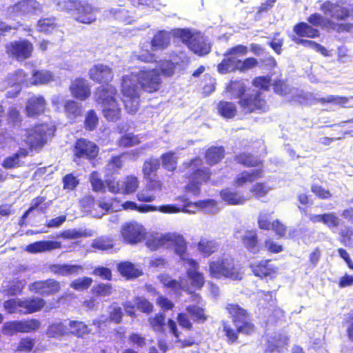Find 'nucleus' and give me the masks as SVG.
Here are the masks:
<instances>
[{"label":"nucleus","instance_id":"nucleus-11","mask_svg":"<svg viewBox=\"0 0 353 353\" xmlns=\"http://www.w3.org/2000/svg\"><path fill=\"white\" fill-rule=\"evenodd\" d=\"M227 310L233 319L238 332L249 334L254 331V325L249 321L244 309L236 304H228Z\"/></svg>","mask_w":353,"mask_h":353},{"label":"nucleus","instance_id":"nucleus-30","mask_svg":"<svg viewBox=\"0 0 353 353\" xmlns=\"http://www.w3.org/2000/svg\"><path fill=\"white\" fill-rule=\"evenodd\" d=\"M37 30L45 34H51L59 28L56 18L54 17L41 18L37 23Z\"/></svg>","mask_w":353,"mask_h":353},{"label":"nucleus","instance_id":"nucleus-21","mask_svg":"<svg viewBox=\"0 0 353 353\" xmlns=\"http://www.w3.org/2000/svg\"><path fill=\"white\" fill-rule=\"evenodd\" d=\"M90 77L99 83L108 82L113 78V74L110 68L103 64L94 65L90 70Z\"/></svg>","mask_w":353,"mask_h":353},{"label":"nucleus","instance_id":"nucleus-38","mask_svg":"<svg viewBox=\"0 0 353 353\" xmlns=\"http://www.w3.org/2000/svg\"><path fill=\"white\" fill-rule=\"evenodd\" d=\"M219 113L223 117L231 119L236 114V105L230 101H221L217 106Z\"/></svg>","mask_w":353,"mask_h":353},{"label":"nucleus","instance_id":"nucleus-16","mask_svg":"<svg viewBox=\"0 0 353 353\" xmlns=\"http://www.w3.org/2000/svg\"><path fill=\"white\" fill-rule=\"evenodd\" d=\"M32 50V44L26 39L12 41L6 46L8 54L19 61H23L29 58Z\"/></svg>","mask_w":353,"mask_h":353},{"label":"nucleus","instance_id":"nucleus-23","mask_svg":"<svg viewBox=\"0 0 353 353\" xmlns=\"http://www.w3.org/2000/svg\"><path fill=\"white\" fill-rule=\"evenodd\" d=\"M61 248V243L54 241H41L28 245L26 250L32 254L52 251Z\"/></svg>","mask_w":353,"mask_h":353},{"label":"nucleus","instance_id":"nucleus-14","mask_svg":"<svg viewBox=\"0 0 353 353\" xmlns=\"http://www.w3.org/2000/svg\"><path fill=\"white\" fill-rule=\"evenodd\" d=\"M320 10L325 15L330 16L333 21L335 19L342 21L350 17L353 18V6L349 9L339 3L327 1L321 3Z\"/></svg>","mask_w":353,"mask_h":353},{"label":"nucleus","instance_id":"nucleus-24","mask_svg":"<svg viewBox=\"0 0 353 353\" xmlns=\"http://www.w3.org/2000/svg\"><path fill=\"white\" fill-rule=\"evenodd\" d=\"M46 108V101L42 96H34L31 97L26 105L28 116L33 117L42 114Z\"/></svg>","mask_w":353,"mask_h":353},{"label":"nucleus","instance_id":"nucleus-20","mask_svg":"<svg viewBox=\"0 0 353 353\" xmlns=\"http://www.w3.org/2000/svg\"><path fill=\"white\" fill-rule=\"evenodd\" d=\"M52 103L58 110H61L63 106L64 111L69 117H76L81 114L79 105L73 100H65L61 94L54 95L52 97Z\"/></svg>","mask_w":353,"mask_h":353},{"label":"nucleus","instance_id":"nucleus-61","mask_svg":"<svg viewBox=\"0 0 353 353\" xmlns=\"http://www.w3.org/2000/svg\"><path fill=\"white\" fill-rule=\"evenodd\" d=\"M137 197L139 201L149 203L154 201L157 194L145 185V188L137 193Z\"/></svg>","mask_w":353,"mask_h":353},{"label":"nucleus","instance_id":"nucleus-32","mask_svg":"<svg viewBox=\"0 0 353 353\" xmlns=\"http://www.w3.org/2000/svg\"><path fill=\"white\" fill-rule=\"evenodd\" d=\"M294 32L299 37L316 38L319 36L317 29L307 23H299L294 27Z\"/></svg>","mask_w":353,"mask_h":353},{"label":"nucleus","instance_id":"nucleus-56","mask_svg":"<svg viewBox=\"0 0 353 353\" xmlns=\"http://www.w3.org/2000/svg\"><path fill=\"white\" fill-rule=\"evenodd\" d=\"M163 167L169 171H173L176 167V157L172 152L165 153L162 155Z\"/></svg>","mask_w":353,"mask_h":353},{"label":"nucleus","instance_id":"nucleus-50","mask_svg":"<svg viewBox=\"0 0 353 353\" xmlns=\"http://www.w3.org/2000/svg\"><path fill=\"white\" fill-rule=\"evenodd\" d=\"M248 52V48L242 45H238L228 50L224 54L225 57H229L235 62H241L240 57L245 56Z\"/></svg>","mask_w":353,"mask_h":353},{"label":"nucleus","instance_id":"nucleus-55","mask_svg":"<svg viewBox=\"0 0 353 353\" xmlns=\"http://www.w3.org/2000/svg\"><path fill=\"white\" fill-rule=\"evenodd\" d=\"M160 166V162L157 159H150L145 161L143 166V172L145 178L149 179L152 172L157 171Z\"/></svg>","mask_w":353,"mask_h":353},{"label":"nucleus","instance_id":"nucleus-13","mask_svg":"<svg viewBox=\"0 0 353 353\" xmlns=\"http://www.w3.org/2000/svg\"><path fill=\"white\" fill-rule=\"evenodd\" d=\"M10 17H26L30 14H39L42 12L41 4L35 0H24L8 8Z\"/></svg>","mask_w":353,"mask_h":353},{"label":"nucleus","instance_id":"nucleus-22","mask_svg":"<svg viewBox=\"0 0 353 353\" xmlns=\"http://www.w3.org/2000/svg\"><path fill=\"white\" fill-rule=\"evenodd\" d=\"M70 90L72 96L81 101L85 100L90 95V88L88 81L77 79L72 82Z\"/></svg>","mask_w":353,"mask_h":353},{"label":"nucleus","instance_id":"nucleus-41","mask_svg":"<svg viewBox=\"0 0 353 353\" xmlns=\"http://www.w3.org/2000/svg\"><path fill=\"white\" fill-rule=\"evenodd\" d=\"M28 150L24 148H20L14 154L7 157L3 162L2 165L7 169H11L19 165L20 158L26 157L28 155Z\"/></svg>","mask_w":353,"mask_h":353},{"label":"nucleus","instance_id":"nucleus-7","mask_svg":"<svg viewBox=\"0 0 353 353\" xmlns=\"http://www.w3.org/2000/svg\"><path fill=\"white\" fill-rule=\"evenodd\" d=\"M52 129L46 124L36 125L29 130H21L14 138L18 145H22L23 142L31 149L41 148L46 143L47 134H50Z\"/></svg>","mask_w":353,"mask_h":353},{"label":"nucleus","instance_id":"nucleus-60","mask_svg":"<svg viewBox=\"0 0 353 353\" xmlns=\"http://www.w3.org/2000/svg\"><path fill=\"white\" fill-rule=\"evenodd\" d=\"M272 188L265 183H256L250 188V192L258 198L266 195Z\"/></svg>","mask_w":353,"mask_h":353},{"label":"nucleus","instance_id":"nucleus-53","mask_svg":"<svg viewBox=\"0 0 353 353\" xmlns=\"http://www.w3.org/2000/svg\"><path fill=\"white\" fill-rule=\"evenodd\" d=\"M87 236H90V234H88L85 231L77 229H70L60 232L57 237L65 239H76Z\"/></svg>","mask_w":353,"mask_h":353},{"label":"nucleus","instance_id":"nucleus-57","mask_svg":"<svg viewBox=\"0 0 353 353\" xmlns=\"http://www.w3.org/2000/svg\"><path fill=\"white\" fill-rule=\"evenodd\" d=\"M133 302L136 304L137 308L144 313H151L153 311V305L143 297H135Z\"/></svg>","mask_w":353,"mask_h":353},{"label":"nucleus","instance_id":"nucleus-36","mask_svg":"<svg viewBox=\"0 0 353 353\" xmlns=\"http://www.w3.org/2000/svg\"><path fill=\"white\" fill-rule=\"evenodd\" d=\"M69 334L77 337H83L90 332L88 326L83 321H70L68 323Z\"/></svg>","mask_w":353,"mask_h":353},{"label":"nucleus","instance_id":"nucleus-4","mask_svg":"<svg viewBox=\"0 0 353 353\" xmlns=\"http://www.w3.org/2000/svg\"><path fill=\"white\" fill-rule=\"evenodd\" d=\"M209 272L213 278L223 276L232 280H241L243 275L241 267L228 255H224L218 260L210 261Z\"/></svg>","mask_w":353,"mask_h":353},{"label":"nucleus","instance_id":"nucleus-27","mask_svg":"<svg viewBox=\"0 0 353 353\" xmlns=\"http://www.w3.org/2000/svg\"><path fill=\"white\" fill-rule=\"evenodd\" d=\"M82 270L83 267L79 265L56 264L50 267L52 272L61 276L77 275Z\"/></svg>","mask_w":353,"mask_h":353},{"label":"nucleus","instance_id":"nucleus-58","mask_svg":"<svg viewBox=\"0 0 353 353\" xmlns=\"http://www.w3.org/2000/svg\"><path fill=\"white\" fill-rule=\"evenodd\" d=\"M186 311L190 314L194 321L202 323L206 320L203 310L198 306L190 305L187 307Z\"/></svg>","mask_w":353,"mask_h":353},{"label":"nucleus","instance_id":"nucleus-59","mask_svg":"<svg viewBox=\"0 0 353 353\" xmlns=\"http://www.w3.org/2000/svg\"><path fill=\"white\" fill-rule=\"evenodd\" d=\"M44 202L43 197H38L34 199L31 203V206L29 209L23 214L22 219H26L29 214L35 209H38L41 212H44L46 209L48 207L47 203H42Z\"/></svg>","mask_w":353,"mask_h":353},{"label":"nucleus","instance_id":"nucleus-39","mask_svg":"<svg viewBox=\"0 0 353 353\" xmlns=\"http://www.w3.org/2000/svg\"><path fill=\"white\" fill-rule=\"evenodd\" d=\"M224 157V149L222 147H212L205 152L207 163L212 165L219 163Z\"/></svg>","mask_w":353,"mask_h":353},{"label":"nucleus","instance_id":"nucleus-62","mask_svg":"<svg viewBox=\"0 0 353 353\" xmlns=\"http://www.w3.org/2000/svg\"><path fill=\"white\" fill-rule=\"evenodd\" d=\"M236 161L247 167L258 166L261 163L256 157L244 153L236 157Z\"/></svg>","mask_w":353,"mask_h":353},{"label":"nucleus","instance_id":"nucleus-51","mask_svg":"<svg viewBox=\"0 0 353 353\" xmlns=\"http://www.w3.org/2000/svg\"><path fill=\"white\" fill-rule=\"evenodd\" d=\"M41 322L34 319L19 321L20 332L28 333L39 328Z\"/></svg>","mask_w":353,"mask_h":353},{"label":"nucleus","instance_id":"nucleus-46","mask_svg":"<svg viewBox=\"0 0 353 353\" xmlns=\"http://www.w3.org/2000/svg\"><path fill=\"white\" fill-rule=\"evenodd\" d=\"M110 209L111 204L108 202L103 201L94 202L90 214L93 217L101 218Z\"/></svg>","mask_w":353,"mask_h":353},{"label":"nucleus","instance_id":"nucleus-44","mask_svg":"<svg viewBox=\"0 0 353 353\" xmlns=\"http://www.w3.org/2000/svg\"><path fill=\"white\" fill-rule=\"evenodd\" d=\"M180 61H181V57H179L178 56L173 58L172 61H161L159 64V70L163 75L171 76L174 72L176 65L178 64Z\"/></svg>","mask_w":353,"mask_h":353},{"label":"nucleus","instance_id":"nucleus-19","mask_svg":"<svg viewBox=\"0 0 353 353\" xmlns=\"http://www.w3.org/2000/svg\"><path fill=\"white\" fill-rule=\"evenodd\" d=\"M99 152L97 145L85 139H78L75 143L74 153L76 158L94 159Z\"/></svg>","mask_w":353,"mask_h":353},{"label":"nucleus","instance_id":"nucleus-63","mask_svg":"<svg viewBox=\"0 0 353 353\" xmlns=\"http://www.w3.org/2000/svg\"><path fill=\"white\" fill-rule=\"evenodd\" d=\"M92 279L89 277L79 278L73 281L70 286L76 290H87L92 284Z\"/></svg>","mask_w":353,"mask_h":353},{"label":"nucleus","instance_id":"nucleus-25","mask_svg":"<svg viewBox=\"0 0 353 353\" xmlns=\"http://www.w3.org/2000/svg\"><path fill=\"white\" fill-rule=\"evenodd\" d=\"M46 304L43 299L39 297L30 298L21 300L20 313L30 314L41 310Z\"/></svg>","mask_w":353,"mask_h":353},{"label":"nucleus","instance_id":"nucleus-15","mask_svg":"<svg viewBox=\"0 0 353 353\" xmlns=\"http://www.w3.org/2000/svg\"><path fill=\"white\" fill-rule=\"evenodd\" d=\"M121 234L125 242L137 244L145 238L146 230L141 224L131 221L122 225Z\"/></svg>","mask_w":353,"mask_h":353},{"label":"nucleus","instance_id":"nucleus-6","mask_svg":"<svg viewBox=\"0 0 353 353\" xmlns=\"http://www.w3.org/2000/svg\"><path fill=\"white\" fill-rule=\"evenodd\" d=\"M197 210H203L208 214H215L218 212L219 209L216 202L213 199H207L194 203L185 200L184 203L181 206L164 205L159 208L161 212L168 214L178 212L193 214Z\"/></svg>","mask_w":353,"mask_h":353},{"label":"nucleus","instance_id":"nucleus-10","mask_svg":"<svg viewBox=\"0 0 353 353\" xmlns=\"http://www.w3.org/2000/svg\"><path fill=\"white\" fill-rule=\"evenodd\" d=\"M181 260L183 261V265L186 268V272L188 279L190 282V286L186 281H183L190 287L191 293L193 289H200L204 284V277L201 273L199 272V263L192 259L189 257V254L187 253L186 250H184V256H179Z\"/></svg>","mask_w":353,"mask_h":353},{"label":"nucleus","instance_id":"nucleus-28","mask_svg":"<svg viewBox=\"0 0 353 353\" xmlns=\"http://www.w3.org/2000/svg\"><path fill=\"white\" fill-rule=\"evenodd\" d=\"M220 194L223 201L229 205H243L247 200L242 194L230 188L222 190Z\"/></svg>","mask_w":353,"mask_h":353},{"label":"nucleus","instance_id":"nucleus-52","mask_svg":"<svg viewBox=\"0 0 353 353\" xmlns=\"http://www.w3.org/2000/svg\"><path fill=\"white\" fill-rule=\"evenodd\" d=\"M122 206L125 210H137L140 212H143V213L152 212V211H157V210L159 211V208L161 207V206H159L158 208V207H156L154 205H142L138 206L137 205V203L133 201H126L122 204Z\"/></svg>","mask_w":353,"mask_h":353},{"label":"nucleus","instance_id":"nucleus-1","mask_svg":"<svg viewBox=\"0 0 353 353\" xmlns=\"http://www.w3.org/2000/svg\"><path fill=\"white\" fill-rule=\"evenodd\" d=\"M162 79L157 69L145 68L125 74L122 77L121 92L125 110L134 114L139 106L140 90L152 93L157 91Z\"/></svg>","mask_w":353,"mask_h":353},{"label":"nucleus","instance_id":"nucleus-8","mask_svg":"<svg viewBox=\"0 0 353 353\" xmlns=\"http://www.w3.org/2000/svg\"><path fill=\"white\" fill-rule=\"evenodd\" d=\"M174 34L179 37L190 50L200 56L209 53L211 45L209 40L201 32H192L189 30L177 29Z\"/></svg>","mask_w":353,"mask_h":353},{"label":"nucleus","instance_id":"nucleus-18","mask_svg":"<svg viewBox=\"0 0 353 353\" xmlns=\"http://www.w3.org/2000/svg\"><path fill=\"white\" fill-rule=\"evenodd\" d=\"M60 288L59 282L54 279L35 281L28 286L30 291L42 296L54 294L59 291Z\"/></svg>","mask_w":353,"mask_h":353},{"label":"nucleus","instance_id":"nucleus-29","mask_svg":"<svg viewBox=\"0 0 353 353\" xmlns=\"http://www.w3.org/2000/svg\"><path fill=\"white\" fill-rule=\"evenodd\" d=\"M262 170H253L251 172L245 171L236 176L234 180V185L236 187H242L247 183H252V181L259 179L262 176Z\"/></svg>","mask_w":353,"mask_h":353},{"label":"nucleus","instance_id":"nucleus-34","mask_svg":"<svg viewBox=\"0 0 353 353\" xmlns=\"http://www.w3.org/2000/svg\"><path fill=\"white\" fill-rule=\"evenodd\" d=\"M118 270L122 276L128 279L137 278L143 274L141 269L135 267L128 261L119 264Z\"/></svg>","mask_w":353,"mask_h":353},{"label":"nucleus","instance_id":"nucleus-33","mask_svg":"<svg viewBox=\"0 0 353 353\" xmlns=\"http://www.w3.org/2000/svg\"><path fill=\"white\" fill-rule=\"evenodd\" d=\"M243 245L251 252L256 253L259 251L258 246V236L255 230H248L241 238Z\"/></svg>","mask_w":353,"mask_h":353},{"label":"nucleus","instance_id":"nucleus-5","mask_svg":"<svg viewBox=\"0 0 353 353\" xmlns=\"http://www.w3.org/2000/svg\"><path fill=\"white\" fill-rule=\"evenodd\" d=\"M186 174L188 175V183L185 187L187 192L194 195L200 192V185L210 178L208 170L203 166L200 158H195L188 163H185Z\"/></svg>","mask_w":353,"mask_h":353},{"label":"nucleus","instance_id":"nucleus-42","mask_svg":"<svg viewBox=\"0 0 353 353\" xmlns=\"http://www.w3.org/2000/svg\"><path fill=\"white\" fill-rule=\"evenodd\" d=\"M219 245L214 240L201 239L198 243L199 251L205 256H210L218 250Z\"/></svg>","mask_w":353,"mask_h":353},{"label":"nucleus","instance_id":"nucleus-17","mask_svg":"<svg viewBox=\"0 0 353 353\" xmlns=\"http://www.w3.org/2000/svg\"><path fill=\"white\" fill-rule=\"evenodd\" d=\"M98 10L85 1H80L77 10L72 13L74 19L82 23L90 24L96 21Z\"/></svg>","mask_w":353,"mask_h":353},{"label":"nucleus","instance_id":"nucleus-9","mask_svg":"<svg viewBox=\"0 0 353 353\" xmlns=\"http://www.w3.org/2000/svg\"><path fill=\"white\" fill-rule=\"evenodd\" d=\"M147 247L152 250L161 247H174L176 254L184 256V250H186V243L183 237L176 234H167L157 236L149 239L146 243Z\"/></svg>","mask_w":353,"mask_h":353},{"label":"nucleus","instance_id":"nucleus-2","mask_svg":"<svg viewBox=\"0 0 353 353\" xmlns=\"http://www.w3.org/2000/svg\"><path fill=\"white\" fill-rule=\"evenodd\" d=\"M245 85L242 81H232L226 87V92L233 98H239V104L245 113H251L254 111L265 112L268 106L264 99L259 92L250 94H245Z\"/></svg>","mask_w":353,"mask_h":353},{"label":"nucleus","instance_id":"nucleus-3","mask_svg":"<svg viewBox=\"0 0 353 353\" xmlns=\"http://www.w3.org/2000/svg\"><path fill=\"white\" fill-rule=\"evenodd\" d=\"M95 96L97 101L101 103L104 117L110 121H116L120 118L121 108L117 101L119 97L112 85L99 87Z\"/></svg>","mask_w":353,"mask_h":353},{"label":"nucleus","instance_id":"nucleus-40","mask_svg":"<svg viewBox=\"0 0 353 353\" xmlns=\"http://www.w3.org/2000/svg\"><path fill=\"white\" fill-rule=\"evenodd\" d=\"M54 81L53 74L48 70H37L30 79L31 84H45Z\"/></svg>","mask_w":353,"mask_h":353},{"label":"nucleus","instance_id":"nucleus-49","mask_svg":"<svg viewBox=\"0 0 353 353\" xmlns=\"http://www.w3.org/2000/svg\"><path fill=\"white\" fill-rule=\"evenodd\" d=\"M292 40L296 43L302 45L306 48L314 50L316 52H321L322 54L327 56V51L323 46L307 39H301L299 37H294Z\"/></svg>","mask_w":353,"mask_h":353},{"label":"nucleus","instance_id":"nucleus-26","mask_svg":"<svg viewBox=\"0 0 353 353\" xmlns=\"http://www.w3.org/2000/svg\"><path fill=\"white\" fill-rule=\"evenodd\" d=\"M170 39V32L165 30L159 31L151 41V49L152 51L163 50L168 47Z\"/></svg>","mask_w":353,"mask_h":353},{"label":"nucleus","instance_id":"nucleus-43","mask_svg":"<svg viewBox=\"0 0 353 353\" xmlns=\"http://www.w3.org/2000/svg\"><path fill=\"white\" fill-rule=\"evenodd\" d=\"M50 337H59L69 334L68 324L65 325L62 322H57L50 325L47 331Z\"/></svg>","mask_w":353,"mask_h":353},{"label":"nucleus","instance_id":"nucleus-54","mask_svg":"<svg viewBox=\"0 0 353 353\" xmlns=\"http://www.w3.org/2000/svg\"><path fill=\"white\" fill-rule=\"evenodd\" d=\"M165 315L161 313L156 314L148 319V322L155 332H163L165 325Z\"/></svg>","mask_w":353,"mask_h":353},{"label":"nucleus","instance_id":"nucleus-37","mask_svg":"<svg viewBox=\"0 0 353 353\" xmlns=\"http://www.w3.org/2000/svg\"><path fill=\"white\" fill-rule=\"evenodd\" d=\"M321 103H330L342 108L353 107V96L350 97L329 95L319 99Z\"/></svg>","mask_w":353,"mask_h":353},{"label":"nucleus","instance_id":"nucleus-31","mask_svg":"<svg viewBox=\"0 0 353 353\" xmlns=\"http://www.w3.org/2000/svg\"><path fill=\"white\" fill-rule=\"evenodd\" d=\"M250 267L254 275L259 277L270 276L276 272L268 261H261L258 263L252 264Z\"/></svg>","mask_w":353,"mask_h":353},{"label":"nucleus","instance_id":"nucleus-64","mask_svg":"<svg viewBox=\"0 0 353 353\" xmlns=\"http://www.w3.org/2000/svg\"><path fill=\"white\" fill-rule=\"evenodd\" d=\"M3 306L5 310L10 314H14L17 312L20 313L19 310L21 309V299H9L4 302Z\"/></svg>","mask_w":353,"mask_h":353},{"label":"nucleus","instance_id":"nucleus-47","mask_svg":"<svg viewBox=\"0 0 353 353\" xmlns=\"http://www.w3.org/2000/svg\"><path fill=\"white\" fill-rule=\"evenodd\" d=\"M9 83L12 87H14L15 93L20 91V85L23 83L28 85L26 74L22 70H18L16 72L9 77Z\"/></svg>","mask_w":353,"mask_h":353},{"label":"nucleus","instance_id":"nucleus-35","mask_svg":"<svg viewBox=\"0 0 353 353\" xmlns=\"http://www.w3.org/2000/svg\"><path fill=\"white\" fill-rule=\"evenodd\" d=\"M159 279L165 286L170 288L174 292H179L181 290L191 292L190 287L186 283L183 282V280H181L180 282H178L176 280H172L171 277L168 275H161Z\"/></svg>","mask_w":353,"mask_h":353},{"label":"nucleus","instance_id":"nucleus-45","mask_svg":"<svg viewBox=\"0 0 353 353\" xmlns=\"http://www.w3.org/2000/svg\"><path fill=\"white\" fill-rule=\"evenodd\" d=\"M240 63L235 62L229 57H225L223 61L217 65V70L221 74H226L236 70H239Z\"/></svg>","mask_w":353,"mask_h":353},{"label":"nucleus","instance_id":"nucleus-12","mask_svg":"<svg viewBox=\"0 0 353 353\" xmlns=\"http://www.w3.org/2000/svg\"><path fill=\"white\" fill-rule=\"evenodd\" d=\"M307 21L316 27H322L328 30L337 32H350L353 28V25L350 23L336 22L330 19H326L319 13L311 14L307 18Z\"/></svg>","mask_w":353,"mask_h":353},{"label":"nucleus","instance_id":"nucleus-48","mask_svg":"<svg viewBox=\"0 0 353 353\" xmlns=\"http://www.w3.org/2000/svg\"><path fill=\"white\" fill-rule=\"evenodd\" d=\"M121 194H130L137 191L139 187V181L137 177L128 176L122 181Z\"/></svg>","mask_w":353,"mask_h":353}]
</instances>
